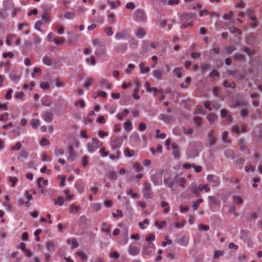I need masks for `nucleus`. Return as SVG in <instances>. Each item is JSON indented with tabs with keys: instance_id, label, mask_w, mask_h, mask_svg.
I'll return each instance as SVG.
<instances>
[{
	"instance_id": "1",
	"label": "nucleus",
	"mask_w": 262,
	"mask_h": 262,
	"mask_svg": "<svg viewBox=\"0 0 262 262\" xmlns=\"http://www.w3.org/2000/svg\"><path fill=\"white\" fill-rule=\"evenodd\" d=\"M134 18L135 20L139 22H145L146 21V15L143 10H137L134 14Z\"/></svg>"
},
{
	"instance_id": "2",
	"label": "nucleus",
	"mask_w": 262,
	"mask_h": 262,
	"mask_svg": "<svg viewBox=\"0 0 262 262\" xmlns=\"http://www.w3.org/2000/svg\"><path fill=\"white\" fill-rule=\"evenodd\" d=\"M25 196L26 197V200H24L23 198H19L18 200V205L19 206L25 205L26 207H29L31 205L30 202L32 199V196L28 191H26L25 192Z\"/></svg>"
},
{
	"instance_id": "3",
	"label": "nucleus",
	"mask_w": 262,
	"mask_h": 262,
	"mask_svg": "<svg viewBox=\"0 0 262 262\" xmlns=\"http://www.w3.org/2000/svg\"><path fill=\"white\" fill-rule=\"evenodd\" d=\"M92 142V143L88 144L87 146L88 150L90 152H93L102 145V143L96 138H93Z\"/></svg>"
},
{
	"instance_id": "4",
	"label": "nucleus",
	"mask_w": 262,
	"mask_h": 262,
	"mask_svg": "<svg viewBox=\"0 0 262 262\" xmlns=\"http://www.w3.org/2000/svg\"><path fill=\"white\" fill-rule=\"evenodd\" d=\"M143 196L146 199H149L152 194V191L151 188L150 184L148 182H145L144 184V187L142 189Z\"/></svg>"
},
{
	"instance_id": "5",
	"label": "nucleus",
	"mask_w": 262,
	"mask_h": 262,
	"mask_svg": "<svg viewBox=\"0 0 262 262\" xmlns=\"http://www.w3.org/2000/svg\"><path fill=\"white\" fill-rule=\"evenodd\" d=\"M155 248V245L152 243H148L143 246L142 254L143 255H150L152 253V250Z\"/></svg>"
},
{
	"instance_id": "6",
	"label": "nucleus",
	"mask_w": 262,
	"mask_h": 262,
	"mask_svg": "<svg viewBox=\"0 0 262 262\" xmlns=\"http://www.w3.org/2000/svg\"><path fill=\"white\" fill-rule=\"evenodd\" d=\"M178 176H176L173 179L170 177H165L164 178V184L168 187L172 188L178 180Z\"/></svg>"
},
{
	"instance_id": "7",
	"label": "nucleus",
	"mask_w": 262,
	"mask_h": 262,
	"mask_svg": "<svg viewBox=\"0 0 262 262\" xmlns=\"http://www.w3.org/2000/svg\"><path fill=\"white\" fill-rule=\"evenodd\" d=\"M128 32L127 30H123L117 32L115 35V38L116 40H122L128 36Z\"/></svg>"
},
{
	"instance_id": "8",
	"label": "nucleus",
	"mask_w": 262,
	"mask_h": 262,
	"mask_svg": "<svg viewBox=\"0 0 262 262\" xmlns=\"http://www.w3.org/2000/svg\"><path fill=\"white\" fill-rule=\"evenodd\" d=\"M136 36L138 38H143L146 34L145 30L142 28H138L135 30Z\"/></svg>"
},
{
	"instance_id": "9",
	"label": "nucleus",
	"mask_w": 262,
	"mask_h": 262,
	"mask_svg": "<svg viewBox=\"0 0 262 262\" xmlns=\"http://www.w3.org/2000/svg\"><path fill=\"white\" fill-rule=\"evenodd\" d=\"M128 251L130 255L132 256H136L139 253L140 248L136 247L133 244H131L128 247Z\"/></svg>"
},
{
	"instance_id": "10",
	"label": "nucleus",
	"mask_w": 262,
	"mask_h": 262,
	"mask_svg": "<svg viewBox=\"0 0 262 262\" xmlns=\"http://www.w3.org/2000/svg\"><path fill=\"white\" fill-rule=\"evenodd\" d=\"M187 155L188 158H193L198 155V151L196 148L190 146L189 147L187 152Z\"/></svg>"
},
{
	"instance_id": "11",
	"label": "nucleus",
	"mask_w": 262,
	"mask_h": 262,
	"mask_svg": "<svg viewBox=\"0 0 262 262\" xmlns=\"http://www.w3.org/2000/svg\"><path fill=\"white\" fill-rule=\"evenodd\" d=\"M112 145L113 148H118L122 145V139L121 138L113 137L112 139Z\"/></svg>"
},
{
	"instance_id": "12",
	"label": "nucleus",
	"mask_w": 262,
	"mask_h": 262,
	"mask_svg": "<svg viewBox=\"0 0 262 262\" xmlns=\"http://www.w3.org/2000/svg\"><path fill=\"white\" fill-rule=\"evenodd\" d=\"M172 148V154L173 156L176 159H179L180 157V150L178 146L177 145L174 143H172L171 144Z\"/></svg>"
},
{
	"instance_id": "13",
	"label": "nucleus",
	"mask_w": 262,
	"mask_h": 262,
	"mask_svg": "<svg viewBox=\"0 0 262 262\" xmlns=\"http://www.w3.org/2000/svg\"><path fill=\"white\" fill-rule=\"evenodd\" d=\"M135 83L136 84V88L134 90L133 97L136 99H139L140 97L138 95V93L140 90V83L137 79L135 80Z\"/></svg>"
},
{
	"instance_id": "14",
	"label": "nucleus",
	"mask_w": 262,
	"mask_h": 262,
	"mask_svg": "<svg viewBox=\"0 0 262 262\" xmlns=\"http://www.w3.org/2000/svg\"><path fill=\"white\" fill-rule=\"evenodd\" d=\"M101 230L103 232H105L110 236H111V225L108 223H103L102 224Z\"/></svg>"
},
{
	"instance_id": "15",
	"label": "nucleus",
	"mask_w": 262,
	"mask_h": 262,
	"mask_svg": "<svg viewBox=\"0 0 262 262\" xmlns=\"http://www.w3.org/2000/svg\"><path fill=\"white\" fill-rule=\"evenodd\" d=\"M152 75L157 80H161L162 78L163 72L161 70L157 69L152 71Z\"/></svg>"
},
{
	"instance_id": "16",
	"label": "nucleus",
	"mask_w": 262,
	"mask_h": 262,
	"mask_svg": "<svg viewBox=\"0 0 262 262\" xmlns=\"http://www.w3.org/2000/svg\"><path fill=\"white\" fill-rule=\"evenodd\" d=\"M207 180L209 182L214 183V185H217L220 183V179L219 177L214 175L209 174L207 176Z\"/></svg>"
},
{
	"instance_id": "17",
	"label": "nucleus",
	"mask_w": 262,
	"mask_h": 262,
	"mask_svg": "<svg viewBox=\"0 0 262 262\" xmlns=\"http://www.w3.org/2000/svg\"><path fill=\"white\" fill-rule=\"evenodd\" d=\"M107 3L110 6L111 8L112 9L116 8L120 5V2L119 0H115L114 1L108 0L107 1Z\"/></svg>"
},
{
	"instance_id": "18",
	"label": "nucleus",
	"mask_w": 262,
	"mask_h": 262,
	"mask_svg": "<svg viewBox=\"0 0 262 262\" xmlns=\"http://www.w3.org/2000/svg\"><path fill=\"white\" fill-rule=\"evenodd\" d=\"M233 16V13L232 11H230L228 14H225L223 15V18L225 20H228V24H233L234 20L232 19Z\"/></svg>"
},
{
	"instance_id": "19",
	"label": "nucleus",
	"mask_w": 262,
	"mask_h": 262,
	"mask_svg": "<svg viewBox=\"0 0 262 262\" xmlns=\"http://www.w3.org/2000/svg\"><path fill=\"white\" fill-rule=\"evenodd\" d=\"M4 7L7 10H10L13 8L14 5L11 0H5L3 2Z\"/></svg>"
},
{
	"instance_id": "20",
	"label": "nucleus",
	"mask_w": 262,
	"mask_h": 262,
	"mask_svg": "<svg viewBox=\"0 0 262 262\" xmlns=\"http://www.w3.org/2000/svg\"><path fill=\"white\" fill-rule=\"evenodd\" d=\"M99 82L101 86L103 88L107 89H110L111 88L110 83L108 82V80L106 79H101L99 80Z\"/></svg>"
},
{
	"instance_id": "21",
	"label": "nucleus",
	"mask_w": 262,
	"mask_h": 262,
	"mask_svg": "<svg viewBox=\"0 0 262 262\" xmlns=\"http://www.w3.org/2000/svg\"><path fill=\"white\" fill-rule=\"evenodd\" d=\"M221 117L222 118H224L226 120L228 121H231V116L228 114V111L226 110L222 109L221 111Z\"/></svg>"
},
{
	"instance_id": "22",
	"label": "nucleus",
	"mask_w": 262,
	"mask_h": 262,
	"mask_svg": "<svg viewBox=\"0 0 262 262\" xmlns=\"http://www.w3.org/2000/svg\"><path fill=\"white\" fill-rule=\"evenodd\" d=\"M159 119L166 123H169L172 120L170 116L165 114H161Z\"/></svg>"
},
{
	"instance_id": "23",
	"label": "nucleus",
	"mask_w": 262,
	"mask_h": 262,
	"mask_svg": "<svg viewBox=\"0 0 262 262\" xmlns=\"http://www.w3.org/2000/svg\"><path fill=\"white\" fill-rule=\"evenodd\" d=\"M16 35L15 34H10L9 35H8L7 37V39H6V44L9 46H10L12 44V41L15 39H16Z\"/></svg>"
},
{
	"instance_id": "24",
	"label": "nucleus",
	"mask_w": 262,
	"mask_h": 262,
	"mask_svg": "<svg viewBox=\"0 0 262 262\" xmlns=\"http://www.w3.org/2000/svg\"><path fill=\"white\" fill-rule=\"evenodd\" d=\"M63 16L67 19H73L75 16V13L72 11H67L64 13Z\"/></svg>"
},
{
	"instance_id": "25",
	"label": "nucleus",
	"mask_w": 262,
	"mask_h": 262,
	"mask_svg": "<svg viewBox=\"0 0 262 262\" xmlns=\"http://www.w3.org/2000/svg\"><path fill=\"white\" fill-rule=\"evenodd\" d=\"M127 45L125 43H122L116 47V50L118 52L124 53L127 49Z\"/></svg>"
},
{
	"instance_id": "26",
	"label": "nucleus",
	"mask_w": 262,
	"mask_h": 262,
	"mask_svg": "<svg viewBox=\"0 0 262 262\" xmlns=\"http://www.w3.org/2000/svg\"><path fill=\"white\" fill-rule=\"evenodd\" d=\"M43 119L46 122H51L53 119V114L51 112L45 113L43 116Z\"/></svg>"
},
{
	"instance_id": "27",
	"label": "nucleus",
	"mask_w": 262,
	"mask_h": 262,
	"mask_svg": "<svg viewBox=\"0 0 262 262\" xmlns=\"http://www.w3.org/2000/svg\"><path fill=\"white\" fill-rule=\"evenodd\" d=\"M75 186L79 193L83 192L84 186L82 183L80 182H77L75 184Z\"/></svg>"
},
{
	"instance_id": "28",
	"label": "nucleus",
	"mask_w": 262,
	"mask_h": 262,
	"mask_svg": "<svg viewBox=\"0 0 262 262\" xmlns=\"http://www.w3.org/2000/svg\"><path fill=\"white\" fill-rule=\"evenodd\" d=\"M215 141H216V140H215V138L213 136L212 134L211 133H210L208 135V139H207L208 144L210 146H212L215 144Z\"/></svg>"
},
{
	"instance_id": "29",
	"label": "nucleus",
	"mask_w": 262,
	"mask_h": 262,
	"mask_svg": "<svg viewBox=\"0 0 262 262\" xmlns=\"http://www.w3.org/2000/svg\"><path fill=\"white\" fill-rule=\"evenodd\" d=\"M105 52V48L104 47L102 46H100L99 48L97 49L95 51V54L97 56H101L103 54H104Z\"/></svg>"
},
{
	"instance_id": "30",
	"label": "nucleus",
	"mask_w": 262,
	"mask_h": 262,
	"mask_svg": "<svg viewBox=\"0 0 262 262\" xmlns=\"http://www.w3.org/2000/svg\"><path fill=\"white\" fill-rule=\"evenodd\" d=\"M10 77L13 81L18 82L21 78V75L13 73L10 75Z\"/></svg>"
},
{
	"instance_id": "31",
	"label": "nucleus",
	"mask_w": 262,
	"mask_h": 262,
	"mask_svg": "<svg viewBox=\"0 0 262 262\" xmlns=\"http://www.w3.org/2000/svg\"><path fill=\"white\" fill-rule=\"evenodd\" d=\"M55 244L52 241H48L46 243V247L48 251L52 252L54 250Z\"/></svg>"
},
{
	"instance_id": "32",
	"label": "nucleus",
	"mask_w": 262,
	"mask_h": 262,
	"mask_svg": "<svg viewBox=\"0 0 262 262\" xmlns=\"http://www.w3.org/2000/svg\"><path fill=\"white\" fill-rule=\"evenodd\" d=\"M161 207L164 208L163 212L165 213H167L169 212L170 210V208L169 207V204L165 201H162L161 203Z\"/></svg>"
},
{
	"instance_id": "33",
	"label": "nucleus",
	"mask_w": 262,
	"mask_h": 262,
	"mask_svg": "<svg viewBox=\"0 0 262 262\" xmlns=\"http://www.w3.org/2000/svg\"><path fill=\"white\" fill-rule=\"evenodd\" d=\"M177 243L183 246H186L188 243V241L184 236L177 240Z\"/></svg>"
},
{
	"instance_id": "34",
	"label": "nucleus",
	"mask_w": 262,
	"mask_h": 262,
	"mask_svg": "<svg viewBox=\"0 0 262 262\" xmlns=\"http://www.w3.org/2000/svg\"><path fill=\"white\" fill-rule=\"evenodd\" d=\"M140 72L142 73H148L150 71V69L149 67H144V64L143 63H140L139 65Z\"/></svg>"
},
{
	"instance_id": "35",
	"label": "nucleus",
	"mask_w": 262,
	"mask_h": 262,
	"mask_svg": "<svg viewBox=\"0 0 262 262\" xmlns=\"http://www.w3.org/2000/svg\"><path fill=\"white\" fill-rule=\"evenodd\" d=\"M69 159L71 161H73L75 157V151L73 149L72 146H69Z\"/></svg>"
},
{
	"instance_id": "36",
	"label": "nucleus",
	"mask_w": 262,
	"mask_h": 262,
	"mask_svg": "<svg viewBox=\"0 0 262 262\" xmlns=\"http://www.w3.org/2000/svg\"><path fill=\"white\" fill-rule=\"evenodd\" d=\"M42 20L45 23L50 22V15L48 13L44 12L41 16Z\"/></svg>"
},
{
	"instance_id": "37",
	"label": "nucleus",
	"mask_w": 262,
	"mask_h": 262,
	"mask_svg": "<svg viewBox=\"0 0 262 262\" xmlns=\"http://www.w3.org/2000/svg\"><path fill=\"white\" fill-rule=\"evenodd\" d=\"M77 255L80 258L82 262H86L87 261L86 255L82 252H78L77 253Z\"/></svg>"
},
{
	"instance_id": "38",
	"label": "nucleus",
	"mask_w": 262,
	"mask_h": 262,
	"mask_svg": "<svg viewBox=\"0 0 262 262\" xmlns=\"http://www.w3.org/2000/svg\"><path fill=\"white\" fill-rule=\"evenodd\" d=\"M133 167L136 172H140L143 170V167L138 162H135L133 164Z\"/></svg>"
},
{
	"instance_id": "39",
	"label": "nucleus",
	"mask_w": 262,
	"mask_h": 262,
	"mask_svg": "<svg viewBox=\"0 0 262 262\" xmlns=\"http://www.w3.org/2000/svg\"><path fill=\"white\" fill-rule=\"evenodd\" d=\"M216 117L215 114L210 113L207 115V118L210 123H212L216 119Z\"/></svg>"
},
{
	"instance_id": "40",
	"label": "nucleus",
	"mask_w": 262,
	"mask_h": 262,
	"mask_svg": "<svg viewBox=\"0 0 262 262\" xmlns=\"http://www.w3.org/2000/svg\"><path fill=\"white\" fill-rule=\"evenodd\" d=\"M67 242L69 244H71V248L72 249L76 248L78 247V244L76 239L74 238L72 240L68 239Z\"/></svg>"
},
{
	"instance_id": "41",
	"label": "nucleus",
	"mask_w": 262,
	"mask_h": 262,
	"mask_svg": "<svg viewBox=\"0 0 262 262\" xmlns=\"http://www.w3.org/2000/svg\"><path fill=\"white\" fill-rule=\"evenodd\" d=\"M247 129L246 125H242L241 127L238 126H234L232 128L231 131H245Z\"/></svg>"
},
{
	"instance_id": "42",
	"label": "nucleus",
	"mask_w": 262,
	"mask_h": 262,
	"mask_svg": "<svg viewBox=\"0 0 262 262\" xmlns=\"http://www.w3.org/2000/svg\"><path fill=\"white\" fill-rule=\"evenodd\" d=\"M9 180L11 183V186L12 187H14L18 181V179L17 178L12 177H9Z\"/></svg>"
},
{
	"instance_id": "43",
	"label": "nucleus",
	"mask_w": 262,
	"mask_h": 262,
	"mask_svg": "<svg viewBox=\"0 0 262 262\" xmlns=\"http://www.w3.org/2000/svg\"><path fill=\"white\" fill-rule=\"evenodd\" d=\"M224 251L223 250H217L214 251L213 257L214 259H217L220 256H223L224 254Z\"/></svg>"
},
{
	"instance_id": "44",
	"label": "nucleus",
	"mask_w": 262,
	"mask_h": 262,
	"mask_svg": "<svg viewBox=\"0 0 262 262\" xmlns=\"http://www.w3.org/2000/svg\"><path fill=\"white\" fill-rule=\"evenodd\" d=\"M128 113V111L127 109H125L124 111L119 114H117L116 117L120 120H122V119L126 116V115Z\"/></svg>"
},
{
	"instance_id": "45",
	"label": "nucleus",
	"mask_w": 262,
	"mask_h": 262,
	"mask_svg": "<svg viewBox=\"0 0 262 262\" xmlns=\"http://www.w3.org/2000/svg\"><path fill=\"white\" fill-rule=\"evenodd\" d=\"M124 154L125 156L131 157L134 155V151L133 150H130L129 148L127 147L125 149Z\"/></svg>"
},
{
	"instance_id": "46",
	"label": "nucleus",
	"mask_w": 262,
	"mask_h": 262,
	"mask_svg": "<svg viewBox=\"0 0 262 262\" xmlns=\"http://www.w3.org/2000/svg\"><path fill=\"white\" fill-rule=\"evenodd\" d=\"M79 209V206L74 205H71L69 207V210L71 213H76Z\"/></svg>"
},
{
	"instance_id": "47",
	"label": "nucleus",
	"mask_w": 262,
	"mask_h": 262,
	"mask_svg": "<svg viewBox=\"0 0 262 262\" xmlns=\"http://www.w3.org/2000/svg\"><path fill=\"white\" fill-rule=\"evenodd\" d=\"M149 224V221L148 219H145L143 220L142 222H140L139 223V226L140 228L142 229H144L146 228V226L144 225H148Z\"/></svg>"
},
{
	"instance_id": "48",
	"label": "nucleus",
	"mask_w": 262,
	"mask_h": 262,
	"mask_svg": "<svg viewBox=\"0 0 262 262\" xmlns=\"http://www.w3.org/2000/svg\"><path fill=\"white\" fill-rule=\"evenodd\" d=\"M233 200L234 203L236 204H242L243 203V200L242 198L238 196H233Z\"/></svg>"
},
{
	"instance_id": "49",
	"label": "nucleus",
	"mask_w": 262,
	"mask_h": 262,
	"mask_svg": "<svg viewBox=\"0 0 262 262\" xmlns=\"http://www.w3.org/2000/svg\"><path fill=\"white\" fill-rule=\"evenodd\" d=\"M89 157L87 156H84L82 158V164L83 167H86L88 165Z\"/></svg>"
},
{
	"instance_id": "50",
	"label": "nucleus",
	"mask_w": 262,
	"mask_h": 262,
	"mask_svg": "<svg viewBox=\"0 0 262 262\" xmlns=\"http://www.w3.org/2000/svg\"><path fill=\"white\" fill-rule=\"evenodd\" d=\"M229 30L230 31V33H237V34L238 35H241L242 34V31L237 29L236 28L232 26V27H231L229 28Z\"/></svg>"
},
{
	"instance_id": "51",
	"label": "nucleus",
	"mask_w": 262,
	"mask_h": 262,
	"mask_svg": "<svg viewBox=\"0 0 262 262\" xmlns=\"http://www.w3.org/2000/svg\"><path fill=\"white\" fill-rule=\"evenodd\" d=\"M132 124L130 121H126L124 123V128L126 130H130L132 129Z\"/></svg>"
},
{
	"instance_id": "52",
	"label": "nucleus",
	"mask_w": 262,
	"mask_h": 262,
	"mask_svg": "<svg viewBox=\"0 0 262 262\" xmlns=\"http://www.w3.org/2000/svg\"><path fill=\"white\" fill-rule=\"evenodd\" d=\"M63 198L61 196H58L56 200H54V204L61 206L63 204Z\"/></svg>"
},
{
	"instance_id": "53",
	"label": "nucleus",
	"mask_w": 262,
	"mask_h": 262,
	"mask_svg": "<svg viewBox=\"0 0 262 262\" xmlns=\"http://www.w3.org/2000/svg\"><path fill=\"white\" fill-rule=\"evenodd\" d=\"M118 226L123 228V236H128V228L124 226L122 223L119 224Z\"/></svg>"
},
{
	"instance_id": "54",
	"label": "nucleus",
	"mask_w": 262,
	"mask_h": 262,
	"mask_svg": "<svg viewBox=\"0 0 262 262\" xmlns=\"http://www.w3.org/2000/svg\"><path fill=\"white\" fill-rule=\"evenodd\" d=\"M40 124V121L38 119H33L31 121V125L33 128L39 126Z\"/></svg>"
},
{
	"instance_id": "55",
	"label": "nucleus",
	"mask_w": 262,
	"mask_h": 262,
	"mask_svg": "<svg viewBox=\"0 0 262 262\" xmlns=\"http://www.w3.org/2000/svg\"><path fill=\"white\" fill-rule=\"evenodd\" d=\"M191 190L192 192L196 195V196H199L200 193L198 190V189L197 188V186L195 184L192 185L191 187Z\"/></svg>"
},
{
	"instance_id": "56",
	"label": "nucleus",
	"mask_w": 262,
	"mask_h": 262,
	"mask_svg": "<svg viewBox=\"0 0 262 262\" xmlns=\"http://www.w3.org/2000/svg\"><path fill=\"white\" fill-rule=\"evenodd\" d=\"M199 190L200 191H202V190H204L205 191V192H208L210 191V188L208 187L207 185H204L203 184H200L199 186Z\"/></svg>"
},
{
	"instance_id": "57",
	"label": "nucleus",
	"mask_w": 262,
	"mask_h": 262,
	"mask_svg": "<svg viewBox=\"0 0 262 262\" xmlns=\"http://www.w3.org/2000/svg\"><path fill=\"white\" fill-rule=\"evenodd\" d=\"M181 70L182 69L180 68H176L173 70V73L178 78H180L182 77V75L181 74Z\"/></svg>"
},
{
	"instance_id": "58",
	"label": "nucleus",
	"mask_w": 262,
	"mask_h": 262,
	"mask_svg": "<svg viewBox=\"0 0 262 262\" xmlns=\"http://www.w3.org/2000/svg\"><path fill=\"white\" fill-rule=\"evenodd\" d=\"M43 181V178L42 177L39 178L37 181V185L38 188L40 190L41 192L43 193V189L41 187V182Z\"/></svg>"
},
{
	"instance_id": "59",
	"label": "nucleus",
	"mask_w": 262,
	"mask_h": 262,
	"mask_svg": "<svg viewBox=\"0 0 262 262\" xmlns=\"http://www.w3.org/2000/svg\"><path fill=\"white\" fill-rule=\"evenodd\" d=\"M104 32L108 36H111L113 34V32L112 31V29L111 27H105L104 29Z\"/></svg>"
},
{
	"instance_id": "60",
	"label": "nucleus",
	"mask_w": 262,
	"mask_h": 262,
	"mask_svg": "<svg viewBox=\"0 0 262 262\" xmlns=\"http://www.w3.org/2000/svg\"><path fill=\"white\" fill-rule=\"evenodd\" d=\"M41 160L43 161H50L51 158L49 157L46 154H42L40 156Z\"/></svg>"
},
{
	"instance_id": "61",
	"label": "nucleus",
	"mask_w": 262,
	"mask_h": 262,
	"mask_svg": "<svg viewBox=\"0 0 262 262\" xmlns=\"http://www.w3.org/2000/svg\"><path fill=\"white\" fill-rule=\"evenodd\" d=\"M155 226H157L159 229H162L166 224V222L164 221H161L159 222L158 221H156L155 223Z\"/></svg>"
},
{
	"instance_id": "62",
	"label": "nucleus",
	"mask_w": 262,
	"mask_h": 262,
	"mask_svg": "<svg viewBox=\"0 0 262 262\" xmlns=\"http://www.w3.org/2000/svg\"><path fill=\"white\" fill-rule=\"evenodd\" d=\"M65 40L62 38H59L58 39H56L54 40V43L57 46H60L62 45L64 42Z\"/></svg>"
},
{
	"instance_id": "63",
	"label": "nucleus",
	"mask_w": 262,
	"mask_h": 262,
	"mask_svg": "<svg viewBox=\"0 0 262 262\" xmlns=\"http://www.w3.org/2000/svg\"><path fill=\"white\" fill-rule=\"evenodd\" d=\"M92 206L93 209L96 211H98L100 210L101 209V205L100 203H93L92 205Z\"/></svg>"
},
{
	"instance_id": "64",
	"label": "nucleus",
	"mask_w": 262,
	"mask_h": 262,
	"mask_svg": "<svg viewBox=\"0 0 262 262\" xmlns=\"http://www.w3.org/2000/svg\"><path fill=\"white\" fill-rule=\"evenodd\" d=\"M134 68L135 66L133 64L129 63L127 66V69L125 71L126 73L130 74Z\"/></svg>"
}]
</instances>
